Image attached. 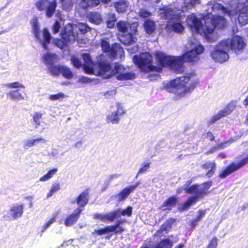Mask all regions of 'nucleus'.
<instances>
[{
  "label": "nucleus",
  "instance_id": "6ab92c4d",
  "mask_svg": "<svg viewBox=\"0 0 248 248\" xmlns=\"http://www.w3.org/2000/svg\"><path fill=\"white\" fill-rule=\"evenodd\" d=\"M125 112V110L120 104H117V110L111 112L107 117L108 120L111 123L118 124L119 122L120 117Z\"/></svg>",
  "mask_w": 248,
  "mask_h": 248
},
{
  "label": "nucleus",
  "instance_id": "69168bd1",
  "mask_svg": "<svg viewBox=\"0 0 248 248\" xmlns=\"http://www.w3.org/2000/svg\"><path fill=\"white\" fill-rule=\"evenodd\" d=\"M243 104L245 106H248V95L246 96V98L243 102Z\"/></svg>",
  "mask_w": 248,
  "mask_h": 248
},
{
  "label": "nucleus",
  "instance_id": "e433bc0d",
  "mask_svg": "<svg viewBox=\"0 0 248 248\" xmlns=\"http://www.w3.org/2000/svg\"><path fill=\"white\" fill-rule=\"evenodd\" d=\"M115 21L116 17L115 14L112 13L108 14L107 20L108 27L112 28L114 26Z\"/></svg>",
  "mask_w": 248,
  "mask_h": 248
},
{
  "label": "nucleus",
  "instance_id": "58836bf2",
  "mask_svg": "<svg viewBox=\"0 0 248 248\" xmlns=\"http://www.w3.org/2000/svg\"><path fill=\"white\" fill-rule=\"evenodd\" d=\"M63 9L66 11L70 10L73 6V0H60Z\"/></svg>",
  "mask_w": 248,
  "mask_h": 248
},
{
  "label": "nucleus",
  "instance_id": "c03bdc74",
  "mask_svg": "<svg viewBox=\"0 0 248 248\" xmlns=\"http://www.w3.org/2000/svg\"><path fill=\"white\" fill-rule=\"evenodd\" d=\"M42 114L39 112H35L33 115L32 117H33V121L35 123V124L38 125H39L40 124V120L42 118Z\"/></svg>",
  "mask_w": 248,
  "mask_h": 248
},
{
  "label": "nucleus",
  "instance_id": "bf43d9fd",
  "mask_svg": "<svg viewBox=\"0 0 248 248\" xmlns=\"http://www.w3.org/2000/svg\"><path fill=\"white\" fill-rule=\"evenodd\" d=\"M79 81L83 83H87L90 81V79L87 77H82L79 78Z\"/></svg>",
  "mask_w": 248,
  "mask_h": 248
},
{
  "label": "nucleus",
  "instance_id": "72a5a7b5",
  "mask_svg": "<svg viewBox=\"0 0 248 248\" xmlns=\"http://www.w3.org/2000/svg\"><path fill=\"white\" fill-rule=\"evenodd\" d=\"M58 170L56 168L50 170L46 174L40 177L39 181L40 182H46L51 179L57 172Z\"/></svg>",
  "mask_w": 248,
  "mask_h": 248
},
{
  "label": "nucleus",
  "instance_id": "c85d7f7f",
  "mask_svg": "<svg viewBox=\"0 0 248 248\" xmlns=\"http://www.w3.org/2000/svg\"><path fill=\"white\" fill-rule=\"evenodd\" d=\"M64 155V152L62 151L60 147L52 148L51 151L48 153L49 156L52 159H57L58 157L63 156Z\"/></svg>",
  "mask_w": 248,
  "mask_h": 248
},
{
  "label": "nucleus",
  "instance_id": "412c9836",
  "mask_svg": "<svg viewBox=\"0 0 248 248\" xmlns=\"http://www.w3.org/2000/svg\"><path fill=\"white\" fill-rule=\"evenodd\" d=\"M24 205L18 203L12 205L10 208L9 214L14 219L21 217L23 213Z\"/></svg>",
  "mask_w": 248,
  "mask_h": 248
},
{
  "label": "nucleus",
  "instance_id": "a18cd8bd",
  "mask_svg": "<svg viewBox=\"0 0 248 248\" xmlns=\"http://www.w3.org/2000/svg\"><path fill=\"white\" fill-rule=\"evenodd\" d=\"M104 229L106 233L111 232H114L115 233H120L115 225L107 226Z\"/></svg>",
  "mask_w": 248,
  "mask_h": 248
},
{
  "label": "nucleus",
  "instance_id": "1a4fd4ad",
  "mask_svg": "<svg viewBox=\"0 0 248 248\" xmlns=\"http://www.w3.org/2000/svg\"><path fill=\"white\" fill-rule=\"evenodd\" d=\"M81 57L84 62L83 67L85 73L89 74L99 75V73H98L99 69L98 70L95 69L96 65L93 62L90 54L83 53L81 55ZM71 61L73 65L78 68L82 66V62L76 56H72ZM97 66L99 68L98 65Z\"/></svg>",
  "mask_w": 248,
  "mask_h": 248
},
{
  "label": "nucleus",
  "instance_id": "680f3d73",
  "mask_svg": "<svg viewBox=\"0 0 248 248\" xmlns=\"http://www.w3.org/2000/svg\"><path fill=\"white\" fill-rule=\"evenodd\" d=\"M83 142V140H79L75 144L74 146L76 148L80 147L82 145Z\"/></svg>",
  "mask_w": 248,
  "mask_h": 248
},
{
  "label": "nucleus",
  "instance_id": "4d7b16f0",
  "mask_svg": "<svg viewBox=\"0 0 248 248\" xmlns=\"http://www.w3.org/2000/svg\"><path fill=\"white\" fill-rule=\"evenodd\" d=\"M60 189V186L59 184L55 183L53 184L52 186L51 190L54 192H56L58 191Z\"/></svg>",
  "mask_w": 248,
  "mask_h": 248
},
{
  "label": "nucleus",
  "instance_id": "37998d69",
  "mask_svg": "<svg viewBox=\"0 0 248 248\" xmlns=\"http://www.w3.org/2000/svg\"><path fill=\"white\" fill-rule=\"evenodd\" d=\"M64 97L65 95L63 93H59L56 94L50 95L49 97V99L52 101H55L60 99L63 98Z\"/></svg>",
  "mask_w": 248,
  "mask_h": 248
},
{
  "label": "nucleus",
  "instance_id": "49530a36",
  "mask_svg": "<svg viewBox=\"0 0 248 248\" xmlns=\"http://www.w3.org/2000/svg\"><path fill=\"white\" fill-rule=\"evenodd\" d=\"M34 141L32 139L26 140L23 142L24 148L25 149H28L30 147L34 146Z\"/></svg>",
  "mask_w": 248,
  "mask_h": 248
},
{
  "label": "nucleus",
  "instance_id": "dca6fc26",
  "mask_svg": "<svg viewBox=\"0 0 248 248\" xmlns=\"http://www.w3.org/2000/svg\"><path fill=\"white\" fill-rule=\"evenodd\" d=\"M248 163V156L243 158L238 163H232L224 170H221L219 173V177L225 178L234 171L239 170Z\"/></svg>",
  "mask_w": 248,
  "mask_h": 248
},
{
  "label": "nucleus",
  "instance_id": "de8ad7c7",
  "mask_svg": "<svg viewBox=\"0 0 248 248\" xmlns=\"http://www.w3.org/2000/svg\"><path fill=\"white\" fill-rule=\"evenodd\" d=\"M139 14L140 16L142 17H147L151 15V13L146 9H141L139 12Z\"/></svg>",
  "mask_w": 248,
  "mask_h": 248
},
{
  "label": "nucleus",
  "instance_id": "5fc2aeb1",
  "mask_svg": "<svg viewBox=\"0 0 248 248\" xmlns=\"http://www.w3.org/2000/svg\"><path fill=\"white\" fill-rule=\"evenodd\" d=\"M217 239L216 237L213 238L208 245L207 248H216L217 245Z\"/></svg>",
  "mask_w": 248,
  "mask_h": 248
},
{
  "label": "nucleus",
  "instance_id": "ddd939ff",
  "mask_svg": "<svg viewBox=\"0 0 248 248\" xmlns=\"http://www.w3.org/2000/svg\"><path fill=\"white\" fill-rule=\"evenodd\" d=\"M61 36L63 41L56 40L55 44L58 47L62 48L68 42H74L77 40L78 33L74 31L73 26L71 24H68L65 26L64 30L62 31Z\"/></svg>",
  "mask_w": 248,
  "mask_h": 248
},
{
  "label": "nucleus",
  "instance_id": "9b49d317",
  "mask_svg": "<svg viewBox=\"0 0 248 248\" xmlns=\"http://www.w3.org/2000/svg\"><path fill=\"white\" fill-rule=\"evenodd\" d=\"M132 214V207L131 206H128L124 210L119 208L106 214H96L94 215V218L100 219L102 221H108L112 222L115 219L119 218L122 216L130 217Z\"/></svg>",
  "mask_w": 248,
  "mask_h": 248
},
{
  "label": "nucleus",
  "instance_id": "473e14b6",
  "mask_svg": "<svg viewBox=\"0 0 248 248\" xmlns=\"http://www.w3.org/2000/svg\"><path fill=\"white\" fill-rule=\"evenodd\" d=\"M176 201L177 200L176 198L174 197H171L164 202L162 207H165L164 210H170L171 209V207L175 205Z\"/></svg>",
  "mask_w": 248,
  "mask_h": 248
},
{
  "label": "nucleus",
  "instance_id": "423d86ee",
  "mask_svg": "<svg viewBox=\"0 0 248 248\" xmlns=\"http://www.w3.org/2000/svg\"><path fill=\"white\" fill-rule=\"evenodd\" d=\"M213 9L222 11L231 18L238 15L237 20L239 24L245 25L248 23V5L239 0L232 6L231 5L230 8L225 7L220 4L217 3L214 5Z\"/></svg>",
  "mask_w": 248,
  "mask_h": 248
},
{
  "label": "nucleus",
  "instance_id": "f03ea898",
  "mask_svg": "<svg viewBox=\"0 0 248 248\" xmlns=\"http://www.w3.org/2000/svg\"><path fill=\"white\" fill-rule=\"evenodd\" d=\"M209 19L204 20L203 25L201 19L195 15H192L187 17L186 23L189 28L193 31L200 34H204L206 38L209 41L213 42L212 35L216 28H223L226 25V20L222 16H211Z\"/></svg>",
  "mask_w": 248,
  "mask_h": 248
},
{
  "label": "nucleus",
  "instance_id": "0e129e2a",
  "mask_svg": "<svg viewBox=\"0 0 248 248\" xmlns=\"http://www.w3.org/2000/svg\"><path fill=\"white\" fill-rule=\"evenodd\" d=\"M199 222L198 220H197L196 219H194V220H193L191 223V226L193 227V228H194L198 224V222Z\"/></svg>",
  "mask_w": 248,
  "mask_h": 248
},
{
  "label": "nucleus",
  "instance_id": "2eb2a0df",
  "mask_svg": "<svg viewBox=\"0 0 248 248\" xmlns=\"http://www.w3.org/2000/svg\"><path fill=\"white\" fill-rule=\"evenodd\" d=\"M35 5L39 11H45L46 16L50 18L52 16L56 11L57 2L56 0H39Z\"/></svg>",
  "mask_w": 248,
  "mask_h": 248
},
{
  "label": "nucleus",
  "instance_id": "bb28decb",
  "mask_svg": "<svg viewBox=\"0 0 248 248\" xmlns=\"http://www.w3.org/2000/svg\"><path fill=\"white\" fill-rule=\"evenodd\" d=\"M87 18L91 22L94 24L98 25L102 22V16L97 12L90 13L88 14Z\"/></svg>",
  "mask_w": 248,
  "mask_h": 248
},
{
  "label": "nucleus",
  "instance_id": "603ef678",
  "mask_svg": "<svg viewBox=\"0 0 248 248\" xmlns=\"http://www.w3.org/2000/svg\"><path fill=\"white\" fill-rule=\"evenodd\" d=\"M150 167V163H146L145 164H143L142 165V167L139 170L138 175L140 173H142L146 171L147 169H148Z\"/></svg>",
  "mask_w": 248,
  "mask_h": 248
},
{
  "label": "nucleus",
  "instance_id": "8fccbe9b",
  "mask_svg": "<svg viewBox=\"0 0 248 248\" xmlns=\"http://www.w3.org/2000/svg\"><path fill=\"white\" fill-rule=\"evenodd\" d=\"M7 86L9 88H17L19 87L25 88L24 86L20 83L15 82L7 84Z\"/></svg>",
  "mask_w": 248,
  "mask_h": 248
},
{
  "label": "nucleus",
  "instance_id": "0eeeda50",
  "mask_svg": "<svg viewBox=\"0 0 248 248\" xmlns=\"http://www.w3.org/2000/svg\"><path fill=\"white\" fill-rule=\"evenodd\" d=\"M211 185V182H207L202 185H193L188 188H185L186 193L192 194V196L189 197L185 203L183 210L187 209L192 204L206 195Z\"/></svg>",
  "mask_w": 248,
  "mask_h": 248
},
{
  "label": "nucleus",
  "instance_id": "a878e982",
  "mask_svg": "<svg viewBox=\"0 0 248 248\" xmlns=\"http://www.w3.org/2000/svg\"><path fill=\"white\" fill-rule=\"evenodd\" d=\"M89 195L88 193L84 192L80 194L77 199V203L78 205V208L84 207L88 202Z\"/></svg>",
  "mask_w": 248,
  "mask_h": 248
},
{
  "label": "nucleus",
  "instance_id": "20e7f679",
  "mask_svg": "<svg viewBox=\"0 0 248 248\" xmlns=\"http://www.w3.org/2000/svg\"><path fill=\"white\" fill-rule=\"evenodd\" d=\"M199 82V79L194 72L187 73L186 76L177 78L170 83L172 91L180 97L191 93Z\"/></svg>",
  "mask_w": 248,
  "mask_h": 248
},
{
  "label": "nucleus",
  "instance_id": "864d4df0",
  "mask_svg": "<svg viewBox=\"0 0 248 248\" xmlns=\"http://www.w3.org/2000/svg\"><path fill=\"white\" fill-rule=\"evenodd\" d=\"M61 25L58 21H56L53 26L52 30L54 33H57L59 32Z\"/></svg>",
  "mask_w": 248,
  "mask_h": 248
},
{
  "label": "nucleus",
  "instance_id": "7c9ffc66",
  "mask_svg": "<svg viewBox=\"0 0 248 248\" xmlns=\"http://www.w3.org/2000/svg\"><path fill=\"white\" fill-rule=\"evenodd\" d=\"M130 25L128 23L123 21H120L117 24V28L118 30L124 33H126L130 31Z\"/></svg>",
  "mask_w": 248,
  "mask_h": 248
},
{
  "label": "nucleus",
  "instance_id": "2f4dec72",
  "mask_svg": "<svg viewBox=\"0 0 248 248\" xmlns=\"http://www.w3.org/2000/svg\"><path fill=\"white\" fill-rule=\"evenodd\" d=\"M203 168L208 170L206 173V175L210 177L214 172L216 169V164L214 162L208 161L203 165Z\"/></svg>",
  "mask_w": 248,
  "mask_h": 248
},
{
  "label": "nucleus",
  "instance_id": "338daca9",
  "mask_svg": "<svg viewBox=\"0 0 248 248\" xmlns=\"http://www.w3.org/2000/svg\"><path fill=\"white\" fill-rule=\"evenodd\" d=\"M117 176V175L116 174H112L110 175L108 178L109 181H111L114 178H116Z\"/></svg>",
  "mask_w": 248,
  "mask_h": 248
},
{
  "label": "nucleus",
  "instance_id": "6e6d98bb",
  "mask_svg": "<svg viewBox=\"0 0 248 248\" xmlns=\"http://www.w3.org/2000/svg\"><path fill=\"white\" fill-rule=\"evenodd\" d=\"M33 141H34V146L37 145L39 143L45 144L47 142V140H46L42 138H38L35 139H33Z\"/></svg>",
  "mask_w": 248,
  "mask_h": 248
},
{
  "label": "nucleus",
  "instance_id": "4c0bfd02",
  "mask_svg": "<svg viewBox=\"0 0 248 248\" xmlns=\"http://www.w3.org/2000/svg\"><path fill=\"white\" fill-rule=\"evenodd\" d=\"M72 25L73 26L74 28L76 27V25ZM77 27L82 33H86L91 30V28L86 23H79L77 25Z\"/></svg>",
  "mask_w": 248,
  "mask_h": 248
},
{
  "label": "nucleus",
  "instance_id": "774afa93",
  "mask_svg": "<svg viewBox=\"0 0 248 248\" xmlns=\"http://www.w3.org/2000/svg\"><path fill=\"white\" fill-rule=\"evenodd\" d=\"M54 193L50 189L49 192L47 194V198L51 197Z\"/></svg>",
  "mask_w": 248,
  "mask_h": 248
},
{
  "label": "nucleus",
  "instance_id": "39448f33",
  "mask_svg": "<svg viewBox=\"0 0 248 248\" xmlns=\"http://www.w3.org/2000/svg\"><path fill=\"white\" fill-rule=\"evenodd\" d=\"M184 11L183 7L174 10L172 7L164 6L159 10V14L161 18L168 20L169 25L176 32H181L184 30L182 25L183 17L182 14Z\"/></svg>",
  "mask_w": 248,
  "mask_h": 248
},
{
  "label": "nucleus",
  "instance_id": "a19ab883",
  "mask_svg": "<svg viewBox=\"0 0 248 248\" xmlns=\"http://www.w3.org/2000/svg\"><path fill=\"white\" fill-rule=\"evenodd\" d=\"M48 69L52 75L57 76L61 73V65H52L49 66Z\"/></svg>",
  "mask_w": 248,
  "mask_h": 248
},
{
  "label": "nucleus",
  "instance_id": "f257e3e1",
  "mask_svg": "<svg viewBox=\"0 0 248 248\" xmlns=\"http://www.w3.org/2000/svg\"><path fill=\"white\" fill-rule=\"evenodd\" d=\"M187 51L180 57L171 56L162 52H157L156 57L162 66H169L177 72L184 70V62H196L199 60V55L203 52V47L193 36L191 37L186 45Z\"/></svg>",
  "mask_w": 248,
  "mask_h": 248
},
{
  "label": "nucleus",
  "instance_id": "7ed1b4c3",
  "mask_svg": "<svg viewBox=\"0 0 248 248\" xmlns=\"http://www.w3.org/2000/svg\"><path fill=\"white\" fill-rule=\"evenodd\" d=\"M99 67V75L104 78H108L110 77L118 74L117 79L120 80H132L136 78V75L132 72L125 71L124 67L119 63H115L110 66L109 62L104 59L103 56L97 58Z\"/></svg>",
  "mask_w": 248,
  "mask_h": 248
},
{
  "label": "nucleus",
  "instance_id": "cd10ccee",
  "mask_svg": "<svg viewBox=\"0 0 248 248\" xmlns=\"http://www.w3.org/2000/svg\"><path fill=\"white\" fill-rule=\"evenodd\" d=\"M144 27L146 32L151 35L155 32L156 26L154 21L148 19L145 21Z\"/></svg>",
  "mask_w": 248,
  "mask_h": 248
},
{
  "label": "nucleus",
  "instance_id": "4468645a",
  "mask_svg": "<svg viewBox=\"0 0 248 248\" xmlns=\"http://www.w3.org/2000/svg\"><path fill=\"white\" fill-rule=\"evenodd\" d=\"M101 46L103 51L108 52L111 58L119 56L122 59L124 56L123 48L119 44H114L110 46L108 39L105 38L101 39Z\"/></svg>",
  "mask_w": 248,
  "mask_h": 248
},
{
  "label": "nucleus",
  "instance_id": "f704fd0d",
  "mask_svg": "<svg viewBox=\"0 0 248 248\" xmlns=\"http://www.w3.org/2000/svg\"><path fill=\"white\" fill-rule=\"evenodd\" d=\"M61 73L64 78L67 79H71L73 76L71 70L63 65H61Z\"/></svg>",
  "mask_w": 248,
  "mask_h": 248
},
{
  "label": "nucleus",
  "instance_id": "9d476101",
  "mask_svg": "<svg viewBox=\"0 0 248 248\" xmlns=\"http://www.w3.org/2000/svg\"><path fill=\"white\" fill-rule=\"evenodd\" d=\"M229 44V41L227 40H224L219 43L215 49L211 52L212 58L220 63L227 61L229 58L227 52L230 49Z\"/></svg>",
  "mask_w": 248,
  "mask_h": 248
},
{
  "label": "nucleus",
  "instance_id": "5701e85b",
  "mask_svg": "<svg viewBox=\"0 0 248 248\" xmlns=\"http://www.w3.org/2000/svg\"><path fill=\"white\" fill-rule=\"evenodd\" d=\"M138 185L139 184L137 183L135 185L130 186L129 187L124 189L116 196L117 201L119 202H120L123 200H124L129 195V194L136 188Z\"/></svg>",
  "mask_w": 248,
  "mask_h": 248
},
{
  "label": "nucleus",
  "instance_id": "c9c22d12",
  "mask_svg": "<svg viewBox=\"0 0 248 248\" xmlns=\"http://www.w3.org/2000/svg\"><path fill=\"white\" fill-rule=\"evenodd\" d=\"M57 214H53V217H51L42 227L41 232H45L46 229L56 221Z\"/></svg>",
  "mask_w": 248,
  "mask_h": 248
},
{
  "label": "nucleus",
  "instance_id": "aec40b11",
  "mask_svg": "<svg viewBox=\"0 0 248 248\" xmlns=\"http://www.w3.org/2000/svg\"><path fill=\"white\" fill-rule=\"evenodd\" d=\"M137 25L133 24L130 27V31L121 36V41L124 44L129 45L135 42L134 34L137 31Z\"/></svg>",
  "mask_w": 248,
  "mask_h": 248
},
{
  "label": "nucleus",
  "instance_id": "c756f323",
  "mask_svg": "<svg viewBox=\"0 0 248 248\" xmlns=\"http://www.w3.org/2000/svg\"><path fill=\"white\" fill-rule=\"evenodd\" d=\"M128 6V2L124 0H120L114 3V7L119 13H124L125 12Z\"/></svg>",
  "mask_w": 248,
  "mask_h": 248
},
{
  "label": "nucleus",
  "instance_id": "f8f14e48",
  "mask_svg": "<svg viewBox=\"0 0 248 248\" xmlns=\"http://www.w3.org/2000/svg\"><path fill=\"white\" fill-rule=\"evenodd\" d=\"M133 61L142 71L149 72L155 70L156 67L152 65V56L149 53H143L140 56L135 55Z\"/></svg>",
  "mask_w": 248,
  "mask_h": 248
},
{
  "label": "nucleus",
  "instance_id": "4be33fe9",
  "mask_svg": "<svg viewBox=\"0 0 248 248\" xmlns=\"http://www.w3.org/2000/svg\"><path fill=\"white\" fill-rule=\"evenodd\" d=\"M82 210L81 208L76 209L72 214L66 218L64 222L65 226H71L76 223Z\"/></svg>",
  "mask_w": 248,
  "mask_h": 248
},
{
  "label": "nucleus",
  "instance_id": "f3484780",
  "mask_svg": "<svg viewBox=\"0 0 248 248\" xmlns=\"http://www.w3.org/2000/svg\"><path fill=\"white\" fill-rule=\"evenodd\" d=\"M227 40L230 42V49L231 48L235 54H239L243 52L246 46V44L242 37L235 35L231 40Z\"/></svg>",
  "mask_w": 248,
  "mask_h": 248
},
{
  "label": "nucleus",
  "instance_id": "3c124183",
  "mask_svg": "<svg viewBox=\"0 0 248 248\" xmlns=\"http://www.w3.org/2000/svg\"><path fill=\"white\" fill-rule=\"evenodd\" d=\"M171 227V222L170 221H167L163 225H162L161 231H167Z\"/></svg>",
  "mask_w": 248,
  "mask_h": 248
},
{
  "label": "nucleus",
  "instance_id": "b1692460",
  "mask_svg": "<svg viewBox=\"0 0 248 248\" xmlns=\"http://www.w3.org/2000/svg\"><path fill=\"white\" fill-rule=\"evenodd\" d=\"M79 4L83 8L86 9L90 7H94L97 6L100 0H77Z\"/></svg>",
  "mask_w": 248,
  "mask_h": 248
},
{
  "label": "nucleus",
  "instance_id": "e2e57ef3",
  "mask_svg": "<svg viewBox=\"0 0 248 248\" xmlns=\"http://www.w3.org/2000/svg\"><path fill=\"white\" fill-rule=\"evenodd\" d=\"M95 232H96L98 235H102V234H103L106 233V232H105V229H101V230H97V231H96Z\"/></svg>",
  "mask_w": 248,
  "mask_h": 248
},
{
  "label": "nucleus",
  "instance_id": "052dcab7",
  "mask_svg": "<svg viewBox=\"0 0 248 248\" xmlns=\"http://www.w3.org/2000/svg\"><path fill=\"white\" fill-rule=\"evenodd\" d=\"M205 215V212L204 211H200L199 212V215L196 218L197 220L199 221L201 219L202 217Z\"/></svg>",
  "mask_w": 248,
  "mask_h": 248
},
{
  "label": "nucleus",
  "instance_id": "a211bd4d",
  "mask_svg": "<svg viewBox=\"0 0 248 248\" xmlns=\"http://www.w3.org/2000/svg\"><path fill=\"white\" fill-rule=\"evenodd\" d=\"M236 106L235 102H230L223 109L220 110L217 113L213 116L210 120L211 123H214L222 117L230 114L235 109Z\"/></svg>",
  "mask_w": 248,
  "mask_h": 248
},
{
  "label": "nucleus",
  "instance_id": "13d9d810",
  "mask_svg": "<svg viewBox=\"0 0 248 248\" xmlns=\"http://www.w3.org/2000/svg\"><path fill=\"white\" fill-rule=\"evenodd\" d=\"M187 184H186L183 187H180L178 189H177V193L178 194H180L181 193L183 190H185V188H188V185L190 184V182H189L188 181L187 182Z\"/></svg>",
  "mask_w": 248,
  "mask_h": 248
},
{
  "label": "nucleus",
  "instance_id": "09e8293b",
  "mask_svg": "<svg viewBox=\"0 0 248 248\" xmlns=\"http://www.w3.org/2000/svg\"><path fill=\"white\" fill-rule=\"evenodd\" d=\"M124 222V221L122 220H118L116 222L115 225H114L120 233H122L124 231V228L120 226V225L123 224Z\"/></svg>",
  "mask_w": 248,
  "mask_h": 248
},
{
  "label": "nucleus",
  "instance_id": "79ce46f5",
  "mask_svg": "<svg viewBox=\"0 0 248 248\" xmlns=\"http://www.w3.org/2000/svg\"><path fill=\"white\" fill-rule=\"evenodd\" d=\"M199 3H200V0H191L188 3H185V6L186 9H190Z\"/></svg>",
  "mask_w": 248,
  "mask_h": 248
},
{
  "label": "nucleus",
  "instance_id": "6e6552de",
  "mask_svg": "<svg viewBox=\"0 0 248 248\" xmlns=\"http://www.w3.org/2000/svg\"><path fill=\"white\" fill-rule=\"evenodd\" d=\"M30 22L31 25L32 32L35 38L45 49H48L47 46L49 44L51 38L48 30L46 28L41 31L40 24L37 17L33 18Z\"/></svg>",
  "mask_w": 248,
  "mask_h": 248
},
{
  "label": "nucleus",
  "instance_id": "393cba45",
  "mask_svg": "<svg viewBox=\"0 0 248 248\" xmlns=\"http://www.w3.org/2000/svg\"><path fill=\"white\" fill-rule=\"evenodd\" d=\"M43 59L46 64H52L58 61V55L55 53L47 52L44 54Z\"/></svg>",
  "mask_w": 248,
  "mask_h": 248
},
{
  "label": "nucleus",
  "instance_id": "ea45409f",
  "mask_svg": "<svg viewBox=\"0 0 248 248\" xmlns=\"http://www.w3.org/2000/svg\"><path fill=\"white\" fill-rule=\"evenodd\" d=\"M8 94L13 99L22 100L24 99V96L19 92L18 90L10 91Z\"/></svg>",
  "mask_w": 248,
  "mask_h": 248
}]
</instances>
